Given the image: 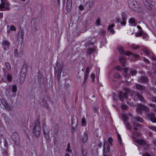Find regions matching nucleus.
<instances>
[{
    "label": "nucleus",
    "mask_w": 156,
    "mask_h": 156,
    "mask_svg": "<svg viewBox=\"0 0 156 156\" xmlns=\"http://www.w3.org/2000/svg\"><path fill=\"white\" fill-rule=\"evenodd\" d=\"M114 27V25L113 24H112L109 25L108 28V30L110 31V32L112 34H114L115 31L112 28Z\"/></svg>",
    "instance_id": "4468645a"
},
{
    "label": "nucleus",
    "mask_w": 156,
    "mask_h": 156,
    "mask_svg": "<svg viewBox=\"0 0 156 156\" xmlns=\"http://www.w3.org/2000/svg\"><path fill=\"white\" fill-rule=\"evenodd\" d=\"M153 143L156 146V139H154L153 140Z\"/></svg>",
    "instance_id": "338daca9"
},
{
    "label": "nucleus",
    "mask_w": 156,
    "mask_h": 156,
    "mask_svg": "<svg viewBox=\"0 0 156 156\" xmlns=\"http://www.w3.org/2000/svg\"><path fill=\"white\" fill-rule=\"evenodd\" d=\"M9 42L7 41H5L2 43V45L5 48H8L9 46Z\"/></svg>",
    "instance_id": "5701e85b"
},
{
    "label": "nucleus",
    "mask_w": 156,
    "mask_h": 156,
    "mask_svg": "<svg viewBox=\"0 0 156 156\" xmlns=\"http://www.w3.org/2000/svg\"><path fill=\"white\" fill-rule=\"evenodd\" d=\"M108 141L109 143L107 141L105 142L104 143L103 150V151L104 153H109L110 147L112 146V144L113 142L112 138V137H109L108 138Z\"/></svg>",
    "instance_id": "7ed1b4c3"
},
{
    "label": "nucleus",
    "mask_w": 156,
    "mask_h": 156,
    "mask_svg": "<svg viewBox=\"0 0 156 156\" xmlns=\"http://www.w3.org/2000/svg\"><path fill=\"white\" fill-rule=\"evenodd\" d=\"M41 105H42L43 106L47 108H48V105L47 104V102L44 100H43L42 102H41Z\"/></svg>",
    "instance_id": "bb28decb"
},
{
    "label": "nucleus",
    "mask_w": 156,
    "mask_h": 156,
    "mask_svg": "<svg viewBox=\"0 0 156 156\" xmlns=\"http://www.w3.org/2000/svg\"><path fill=\"white\" fill-rule=\"evenodd\" d=\"M27 64H24L23 66V67L22 68V70L24 69V68H25L27 70Z\"/></svg>",
    "instance_id": "052dcab7"
},
{
    "label": "nucleus",
    "mask_w": 156,
    "mask_h": 156,
    "mask_svg": "<svg viewBox=\"0 0 156 156\" xmlns=\"http://www.w3.org/2000/svg\"><path fill=\"white\" fill-rule=\"evenodd\" d=\"M149 128L156 132V127L150 126L148 127Z\"/></svg>",
    "instance_id": "e433bc0d"
},
{
    "label": "nucleus",
    "mask_w": 156,
    "mask_h": 156,
    "mask_svg": "<svg viewBox=\"0 0 156 156\" xmlns=\"http://www.w3.org/2000/svg\"><path fill=\"white\" fill-rule=\"evenodd\" d=\"M126 126L127 129L128 130H131V127L130 125L128 123H126Z\"/></svg>",
    "instance_id": "37998d69"
},
{
    "label": "nucleus",
    "mask_w": 156,
    "mask_h": 156,
    "mask_svg": "<svg viewBox=\"0 0 156 156\" xmlns=\"http://www.w3.org/2000/svg\"><path fill=\"white\" fill-rule=\"evenodd\" d=\"M10 30L12 31H15L16 30V28L13 26H11L10 27Z\"/></svg>",
    "instance_id": "79ce46f5"
},
{
    "label": "nucleus",
    "mask_w": 156,
    "mask_h": 156,
    "mask_svg": "<svg viewBox=\"0 0 156 156\" xmlns=\"http://www.w3.org/2000/svg\"><path fill=\"white\" fill-rule=\"evenodd\" d=\"M26 76V74L25 72L22 71L21 72L20 79L22 82H23L25 80Z\"/></svg>",
    "instance_id": "f8f14e48"
},
{
    "label": "nucleus",
    "mask_w": 156,
    "mask_h": 156,
    "mask_svg": "<svg viewBox=\"0 0 156 156\" xmlns=\"http://www.w3.org/2000/svg\"><path fill=\"white\" fill-rule=\"evenodd\" d=\"M118 49L120 54L123 55L125 54V52L122 47L121 46H119Z\"/></svg>",
    "instance_id": "a211bd4d"
},
{
    "label": "nucleus",
    "mask_w": 156,
    "mask_h": 156,
    "mask_svg": "<svg viewBox=\"0 0 156 156\" xmlns=\"http://www.w3.org/2000/svg\"><path fill=\"white\" fill-rule=\"evenodd\" d=\"M120 76L119 74L118 73H116L115 74L114 77L115 78H118L120 77Z\"/></svg>",
    "instance_id": "49530a36"
},
{
    "label": "nucleus",
    "mask_w": 156,
    "mask_h": 156,
    "mask_svg": "<svg viewBox=\"0 0 156 156\" xmlns=\"http://www.w3.org/2000/svg\"><path fill=\"white\" fill-rule=\"evenodd\" d=\"M120 20L119 18H117L116 19L115 22L116 23H120Z\"/></svg>",
    "instance_id": "8fccbe9b"
},
{
    "label": "nucleus",
    "mask_w": 156,
    "mask_h": 156,
    "mask_svg": "<svg viewBox=\"0 0 156 156\" xmlns=\"http://www.w3.org/2000/svg\"><path fill=\"white\" fill-rule=\"evenodd\" d=\"M82 154L83 156H87V151L86 149H83L82 151Z\"/></svg>",
    "instance_id": "a878e982"
},
{
    "label": "nucleus",
    "mask_w": 156,
    "mask_h": 156,
    "mask_svg": "<svg viewBox=\"0 0 156 156\" xmlns=\"http://www.w3.org/2000/svg\"><path fill=\"white\" fill-rule=\"evenodd\" d=\"M12 90L13 92H16L17 91V87L15 85H13L12 86Z\"/></svg>",
    "instance_id": "c85d7f7f"
},
{
    "label": "nucleus",
    "mask_w": 156,
    "mask_h": 156,
    "mask_svg": "<svg viewBox=\"0 0 156 156\" xmlns=\"http://www.w3.org/2000/svg\"><path fill=\"white\" fill-rule=\"evenodd\" d=\"M95 75L93 73H92L91 75V77L92 79V80H94Z\"/></svg>",
    "instance_id": "5fc2aeb1"
},
{
    "label": "nucleus",
    "mask_w": 156,
    "mask_h": 156,
    "mask_svg": "<svg viewBox=\"0 0 156 156\" xmlns=\"http://www.w3.org/2000/svg\"><path fill=\"white\" fill-rule=\"evenodd\" d=\"M82 124L83 126H84V124H85V120L84 119H82Z\"/></svg>",
    "instance_id": "13d9d810"
},
{
    "label": "nucleus",
    "mask_w": 156,
    "mask_h": 156,
    "mask_svg": "<svg viewBox=\"0 0 156 156\" xmlns=\"http://www.w3.org/2000/svg\"><path fill=\"white\" fill-rule=\"evenodd\" d=\"M126 21H122L121 22V25L122 26H125L126 25Z\"/></svg>",
    "instance_id": "de8ad7c7"
},
{
    "label": "nucleus",
    "mask_w": 156,
    "mask_h": 156,
    "mask_svg": "<svg viewBox=\"0 0 156 156\" xmlns=\"http://www.w3.org/2000/svg\"><path fill=\"white\" fill-rule=\"evenodd\" d=\"M142 106V105H138L137 107L136 108V110L137 112L139 114H141L142 112V107H141Z\"/></svg>",
    "instance_id": "ddd939ff"
},
{
    "label": "nucleus",
    "mask_w": 156,
    "mask_h": 156,
    "mask_svg": "<svg viewBox=\"0 0 156 156\" xmlns=\"http://www.w3.org/2000/svg\"><path fill=\"white\" fill-rule=\"evenodd\" d=\"M66 152L68 153V152L71 153H72V151L70 149V144L69 143L67 144V148L66 150Z\"/></svg>",
    "instance_id": "b1692460"
},
{
    "label": "nucleus",
    "mask_w": 156,
    "mask_h": 156,
    "mask_svg": "<svg viewBox=\"0 0 156 156\" xmlns=\"http://www.w3.org/2000/svg\"><path fill=\"white\" fill-rule=\"evenodd\" d=\"M126 59L123 57H121L120 59V61L121 63H122V65L123 66H124L126 65Z\"/></svg>",
    "instance_id": "f3484780"
},
{
    "label": "nucleus",
    "mask_w": 156,
    "mask_h": 156,
    "mask_svg": "<svg viewBox=\"0 0 156 156\" xmlns=\"http://www.w3.org/2000/svg\"><path fill=\"white\" fill-rule=\"evenodd\" d=\"M154 1V0H143L146 8L150 10L151 9L150 5L153 3Z\"/></svg>",
    "instance_id": "39448f33"
},
{
    "label": "nucleus",
    "mask_w": 156,
    "mask_h": 156,
    "mask_svg": "<svg viewBox=\"0 0 156 156\" xmlns=\"http://www.w3.org/2000/svg\"><path fill=\"white\" fill-rule=\"evenodd\" d=\"M95 25L96 26H99L101 25V22L100 19H98L95 22Z\"/></svg>",
    "instance_id": "72a5a7b5"
},
{
    "label": "nucleus",
    "mask_w": 156,
    "mask_h": 156,
    "mask_svg": "<svg viewBox=\"0 0 156 156\" xmlns=\"http://www.w3.org/2000/svg\"><path fill=\"white\" fill-rule=\"evenodd\" d=\"M5 65L8 70H10L11 69V66L9 63L6 62L5 63Z\"/></svg>",
    "instance_id": "c756f323"
},
{
    "label": "nucleus",
    "mask_w": 156,
    "mask_h": 156,
    "mask_svg": "<svg viewBox=\"0 0 156 156\" xmlns=\"http://www.w3.org/2000/svg\"><path fill=\"white\" fill-rule=\"evenodd\" d=\"M128 5L129 8L133 11L138 12L140 10V6L135 0H129Z\"/></svg>",
    "instance_id": "f257e3e1"
},
{
    "label": "nucleus",
    "mask_w": 156,
    "mask_h": 156,
    "mask_svg": "<svg viewBox=\"0 0 156 156\" xmlns=\"http://www.w3.org/2000/svg\"><path fill=\"white\" fill-rule=\"evenodd\" d=\"M129 23L130 25L132 26H136L137 24L135 19L133 17H131L129 19Z\"/></svg>",
    "instance_id": "1a4fd4ad"
},
{
    "label": "nucleus",
    "mask_w": 156,
    "mask_h": 156,
    "mask_svg": "<svg viewBox=\"0 0 156 156\" xmlns=\"http://www.w3.org/2000/svg\"><path fill=\"white\" fill-rule=\"evenodd\" d=\"M119 100L122 101H123L125 99H127L128 97L127 94L126 92L123 93L121 91L119 95Z\"/></svg>",
    "instance_id": "423d86ee"
},
{
    "label": "nucleus",
    "mask_w": 156,
    "mask_h": 156,
    "mask_svg": "<svg viewBox=\"0 0 156 156\" xmlns=\"http://www.w3.org/2000/svg\"><path fill=\"white\" fill-rule=\"evenodd\" d=\"M6 79L8 81L11 82L12 80V75L9 74H8L6 76Z\"/></svg>",
    "instance_id": "412c9836"
},
{
    "label": "nucleus",
    "mask_w": 156,
    "mask_h": 156,
    "mask_svg": "<svg viewBox=\"0 0 156 156\" xmlns=\"http://www.w3.org/2000/svg\"><path fill=\"white\" fill-rule=\"evenodd\" d=\"M94 51V49L92 48H89L87 50V52L88 54L92 53Z\"/></svg>",
    "instance_id": "c9c22d12"
},
{
    "label": "nucleus",
    "mask_w": 156,
    "mask_h": 156,
    "mask_svg": "<svg viewBox=\"0 0 156 156\" xmlns=\"http://www.w3.org/2000/svg\"><path fill=\"white\" fill-rule=\"evenodd\" d=\"M24 32L22 30H20L18 35L17 41L18 42L22 43L23 40Z\"/></svg>",
    "instance_id": "0eeeda50"
},
{
    "label": "nucleus",
    "mask_w": 156,
    "mask_h": 156,
    "mask_svg": "<svg viewBox=\"0 0 156 156\" xmlns=\"http://www.w3.org/2000/svg\"><path fill=\"white\" fill-rule=\"evenodd\" d=\"M2 105L3 106L4 108H5L6 110L9 111L11 110L10 107L8 105L7 102L5 101H3L2 102Z\"/></svg>",
    "instance_id": "9b49d317"
},
{
    "label": "nucleus",
    "mask_w": 156,
    "mask_h": 156,
    "mask_svg": "<svg viewBox=\"0 0 156 156\" xmlns=\"http://www.w3.org/2000/svg\"><path fill=\"white\" fill-rule=\"evenodd\" d=\"M125 54L127 56H130L133 55V54L132 53L129 51H127L125 52Z\"/></svg>",
    "instance_id": "c03bdc74"
},
{
    "label": "nucleus",
    "mask_w": 156,
    "mask_h": 156,
    "mask_svg": "<svg viewBox=\"0 0 156 156\" xmlns=\"http://www.w3.org/2000/svg\"><path fill=\"white\" fill-rule=\"evenodd\" d=\"M136 87L138 90H143L145 89V87L144 86L139 84H136Z\"/></svg>",
    "instance_id": "4be33fe9"
},
{
    "label": "nucleus",
    "mask_w": 156,
    "mask_h": 156,
    "mask_svg": "<svg viewBox=\"0 0 156 156\" xmlns=\"http://www.w3.org/2000/svg\"><path fill=\"white\" fill-rule=\"evenodd\" d=\"M133 125L134 127V129L135 131L137 130V128L136 127H140V125L139 123H134L133 124Z\"/></svg>",
    "instance_id": "393cba45"
},
{
    "label": "nucleus",
    "mask_w": 156,
    "mask_h": 156,
    "mask_svg": "<svg viewBox=\"0 0 156 156\" xmlns=\"http://www.w3.org/2000/svg\"><path fill=\"white\" fill-rule=\"evenodd\" d=\"M89 75V73H85L84 74V79L85 80H86L87 79V78L88 77Z\"/></svg>",
    "instance_id": "603ef678"
},
{
    "label": "nucleus",
    "mask_w": 156,
    "mask_h": 156,
    "mask_svg": "<svg viewBox=\"0 0 156 156\" xmlns=\"http://www.w3.org/2000/svg\"><path fill=\"white\" fill-rule=\"evenodd\" d=\"M143 38L144 39H146V40H147V35L143 34Z\"/></svg>",
    "instance_id": "6e6d98bb"
},
{
    "label": "nucleus",
    "mask_w": 156,
    "mask_h": 156,
    "mask_svg": "<svg viewBox=\"0 0 156 156\" xmlns=\"http://www.w3.org/2000/svg\"><path fill=\"white\" fill-rule=\"evenodd\" d=\"M1 4L0 5V9L2 10H9V7L10 3L7 1H3L1 0Z\"/></svg>",
    "instance_id": "20e7f679"
},
{
    "label": "nucleus",
    "mask_w": 156,
    "mask_h": 156,
    "mask_svg": "<svg viewBox=\"0 0 156 156\" xmlns=\"http://www.w3.org/2000/svg\"><path fill=\"white\" fill-rule=\"evenodd\" d=\"M65 156H70V155L69 153L66 152Z\"/></svg>",
    "instance_id": "774afa93"
},
{
    "label": "nucleus",
    "mask_w": 156,
    "mask_h": 156,
    "mask_svg": "<svg viewBox=\"0 0 156 156\" xmlns=\"http://www.w3.org/2000/svg\"><path fill=\"white\" fill-rule=\"evenodd\" d=\"M147 118L153 122H156V118L153 114H149L147 115Z\"/></svg>",
    "instance_id": "9d476101"
},
{
    "label": "nucleus",
    "mask_w": 156,
    "mask_h": 156,
    "mask_svg": "<svg viewBox=\"0 0 156 156\" xmlns=\"http://www.w3.org/2000/svg\"><path fill=\"white\" fill-rule=\"evenodd\" d=\"M14 55L16 57H18L19 55V53L17 49H15L14 51Z\"/></svg>",
    "instance_id": "a19ab883"
},
{
    "label": "nucleus",
    "mask_w": 156,
    "mask_h": 156,
    "mask_svg": "<svg viewBox=\"0 0 156 156\" xmlns=\"http://www.w3.org/2000/svg\"><path fill=\"white\" fill-rule=\"evenodd\" d=\"M12 137L15 143H18L19 142V136L18 133H13Z\"/></svg>",
    "instance_id": "6e6552de"
},
{
    "label": "nucleus",
    "mask_w": 156,
    "mask_h": 156,
    "mask_svg": "<svg viewBox=\"0 0 156 156\" xmlns=\"http://www.w3.org/2000/svg\"><path fill=\"white\" fill-rule=\"evenodd\" d=\"M79 9L81 10H83L84 9V7L82 5H80L79 6Z\"/></svg>",
    "instance_id": "3c124183"
},
{
    "label": "nucleus",
    "mask_w": 156,
    "mask_h": 156,
    "mask_svg": "<svg viewBox=\"0 0 156 156\" xmlns=\"http://www.w3.org/2000/svg\"><path fill=\"white\" fill-rule=\"evenodd\" d=\"M136 141L138 144L141 145H143L146 144V141L143 140H137Z\"/></svg>",
    "instance_id": "2eb2a0df"
},
{
    "label": "nucleus",
    "mask_w": 156,
    "mask_h": 156,
    "mask_svg": "<svg viewBox=\"0 0 156 156\" xmlns=\"http://www.w3.org/2000/svg\"><path fill=\"white\" fill-rule=\"evenodd\" d=\"M72 4V0H67V6H71Z\"/></svg>",
    "instance_id": "2f4dec72"
},
{
    "label": "nucleus",
    "mask_w": 156,
    "mask_h": 156,
    "mask_svg": "<svg viewBox=\"0 0 156 156\" xmlns=\"http://www.w3.org/2000/svg\"><path fill=\"white\" fill-rule=\"evenodd\" d=\"M135 119L137 121L142 122L143 121V120L142 119L139 117H134Z\"/></svg>",
    "instance_id": "cd10ccee"
},
{
    "label": "nucleus",
    "mask_w": 156,
    "mask_h": 156,
    "mask_svg": "<svg viewBox=\"0 0 156 156\" xmlns=\"http://www.w3.org/2000/svg\"><path fill=\"white\" fill-rule=\"evenodd\" d=\"M108 153H104V152H103V156H108Z\"/></svg>",
    "instance_id": "0e129e2a"
},
{
    "label": "nucleus",
    "mask_w": 156,
    "mask_h": 156,
    "mask_svg": "<svg viewBox=\"0 0 156 156\" xmlns=\"http://www.w3.org/2000/svg\"><path fill=\"white\" fill-rule=\"evenodd\" d=\"M40 121L38 119H37L34 122L33 132L34 133L36 136L40 135L41 128Z\"/></svg>",
    "instance_id": "f03ea898"
},
{
    "label": "nucleus",
    "mask_w": 156,
    "mask_h": 156,
    "mask_svg": "<svg viewBox=\"0 0 156 156\" xmlns=\"http://www.w3.org/2000/svg\"><path fill=\"white\" fill-rule=\"evenodd\" d=\"M142 107V109L143 110L145 111L146 112H149V109L146 106H145L142 105V106L141 107Z\"/></svg>",
    "instance_id": "473e14b6"
},
{
    "label": "nucleus",
    "mask_w": 156,
    "mask_h": 156,
    "mask_svg": "<svg viewBox=\"0 0 156 156\" xmlns=\"http://www.w3.org/2000/svg\"><path fill=\"white\" fill-rule=\"evenodd\" d=\"M131 47L133 49L136 50L139 47L138 45H132L131 46Z\"/></svg>",
    "instance_id": "7c9ffc66"
},
{
    "label": "nucleus",
    "mask_w": 156,
    "mask_h": 156,
    "mask_svg": "<svg viewBox=\"0 0 156 156\" xmlns=\"http://www.w3.org/2000/svg\"><path fill=\"white\" fill-rule=\"evenodd\" d=\"M118 140L119 143L121 144L122 143V139L120 135L119 134L118 135Z\"/></svg>",
    "instance_id": "58836bf2"
},
{
    "label": "nucleus",
    "mask_w": 156,
    "mask_h": 156,
    "mask_svg": "<svg viewBox=\"0 0 156 156\" xmlns=\"http://www.w3.org/2000/svg\"><path fill=\"white\" fill-rule=\"evenodd\" d=\"M88 135L87 134H84L82 136V140L84 142H85L87 140Z\"/></svg>",
    "instance_id": "aec40b11"
},
{
    "label": "nucleus",
    "mask_w": 156,
    "mask_h": 156,
    "mask_svg": "<svg viewBox=\"0 0 156 156\" xmlns=\"http://www.w3.org/2000/svg\"><path fill=\"white\" fill-rule=\"evenodd\" d=\"M116 69L117 70H118L120 71H121L122 69L121 68V66H116Z\"/></svg>",
    "instance_id": "09e8293b"
},
{
    "label": "nucleus",
    "mask_w": 156,
    "mask_h": 156,
    "mask_svg": "<svg viewBox=\"0 0 156 156\" xmlns=\"http://www.w3.org/2000/svg\"><path fill=\"white\" fill-rule=\"evenodd\" d=\"M147 80L148 79L146 77L142 76L140 78L139 81L140 82H147Z\"/></svg>",
    "instance_id": "dca6fc26"
},
{
    "label": "nucleus",
    "mask_w": 156,
    "mask_h": 156,
    "mask_svg": "<svg viewBox=\"0 0 156 156\" xmlns=\"http://www.w3.org/2000/svg\"><path fill=\"white\" fill-rule=\"evenodd\" d=\"M130 73L132 76H134L136 74V71L135 70H133L130 71Z\"/></svg>",
    "instance_id": "ea45409f"
},
{
    "label": "nucleus",
    "mask_w": 156,
    "mask_h": 156,
    "mask_svg": "<svg viewBox=\"0 0 156 156\" xmlns=\"http://www.w3.org/2000/svg\"><path fill=\"white\" fill-rule=\"evenodd\" d=\"M127 103L130 105H131V106H133V105L132 104V103H131V100H129L127 101Z\"/></svg>",
    "instance_id": "bf43d9fd"
},
{
    "label": "nucleus",
    "mask_w": 156,
    "mask_h": 156,
    "mask_svg": "<svg viewBox=\"0 0 156 156\" xmlns=\"http://www.w3.org/2000/svg\"><path fill=\"white\" fill-rule=\"evenodd\" d=\"M126 16H122V21H126Z\"/></svg>",
    "instance_id": "864d4df0"
},
{
    "label": "nucleus",
    "mask_w": 156,
    "mask_h": 156,
    "mask_svg": "<svg viewBox=\"0 0 156 156\" xmlns=\"http://www.w3.org/2000/svg\"><path fill=\"white\" fill-rule=\"evenodd\" d=\"M143 155L144 156H151L148 153H147L143 154Z\"/></svg>",
    "instance_id": "680f3d73"
},
{
    "label": "nucleus",
    "mask_w": 156,
    "mask_h": 156,
    "mask_svg": "<svg viewBox=\"0 0 156 156\" xmlns=\"http://www.w3.org/2000/svg\"><path fill=\"white\" fill-rule=\"evenodd\" d=\"M152 101H153L155 102H156V98L154 97L152 99Z\"/></svg>",
    "instance_id": "69168bd1"
},
{
    "label": "nucleus",
    "mask_w": 156,
    "mask_h": 156,
    "mask_svg": "<svg viewBox=\"0 0 156 156\" xmlns=\"http://www.w3.org/2000/svg\"><path fill=\"white\" fill-rule=\"evenodd\" d=\"M136 97L140 100V101L143 103H145V101L143 97L140 95L139 94L137 93L136 94Z\"/></svg>",
    "instance_id": "6ab92c4d"
},
{
    "label": "nucleus",
    "mask_w": 156,
    "mask_h": 156,
    "mask_svg": "<svg viewBox=\"0 0 156 156\" xmlns=\"http://www.w3.org/2000/svg\"><path fill=\"white\" fill-rule=\"evenodd\" d=\"M122 108L124 110H126L127 109L128 107L126 105H122Z\"/></svg>",
    "instance_id": "a18cd8bd"
},
{
    "label": "nucleus",
    "mask_w": 156,
    "mask_h": 156,
    "mask_svg": "<svg viewBox=\"0 0 156 156\" xmlns=\"http://www.w3.org/2000/svg\"><path fill=\"white\" fill-rule=\"evenodd\" d=\"M94 0H89V5L90 6L93 5L94 4Z\"/></svg>",
    "instance_id": "4c0bfd02"
},
{
    "label": "nucleus",
    "mask_w": 156,
    "mask_h": 156,
    "mask_svg": "<svg viewBox=\"0 0 156 156\" xmlns=\"http://www.w3.org/2000/svg\"><path fill=\"white\" fill-rule=\"evenodd\" d=\"M125 73H126L127 72L128 70V68H124L123 69Z\"/></svg>",
    "instance_id": "e2e57ef3"
},
{
    "label": "nucleus",
    "mask_w": 156,
    "mask_h": 156,
    "mask_svg": "<svg viewBox=\"0 0 156 156\" xmlns=\"http://www.w3.org/2000/svg\"><path fill=\"white\" fill-rule=\"evenodd\" d=\"M122 117L124 120V121L126 122L128 119V115L126 114H123L122 115Z\"/></svg>",
    "instance_id": "f704fd0d"
},
{
    "label": "nucleus",
    "mask_w": 156,
    "mask_h": 156,
    "mask_svg": "<svg viewBox=\"0 0 156 156\" xmlns=\"http://www.w3.org/2000/svg\"><path fill=\"white\" fill-rule=\"evenodd\" d=\"M89 73V67H87L86 68V69L85 71V73Z\"/></svg>",
    "instance_id": "4d7b16f0"
}]
</instances>
